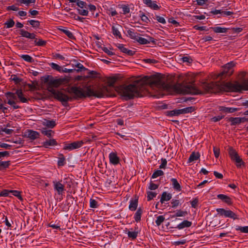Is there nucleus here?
<instances>
[{
    "instance_id": "obj_53",
    "label": "nucleus",
    "mask_w": 248,
    "mask_h": 248,
    "mask_svg": "<svg viewBox=\"0 0 248 248\" xmlns=\"http://www.w3.org/2000/svg\"><path fill=\"white\" fill-rule=\"evenodd\" d=\"M7 103L9 105L12 106L14 109H17L20 108V107L19 106L16 105V101H11L10 100H8Z\"/></svg>"
},
{
    "instance_id": "obj_22",
    "label": "nucleus",
    "mask_w": 248,
    "mask_h": 248,
    "mask_svg": "<svg viewBox=\"0 0 248 248\" xmlns=\"http://www.w3.org/2000/svg\"><path fill=\"white\" fill-rule=\"evenodd\" d=\"M118 28H116L114 26L112 27V33L114 36L118 37L119 39H122V37L121 34L119 31V29L122 28V26L120 25H118Z\"/></svg>"
},
{
    "instance_id": "obj_23",
    "label": "nucleus",
    "mask_w": 248,
    "mask_h": 248,
    "mask_svg": "<svg viewBox=\"0 0 248 248\" xmlns=\"http://www.w3.org/2000/svg\"><path fill=\"white\" fill-rule=\"evenodd\" d=\"M192 222L191 221H188L187 220H185L183 221L182 223L178 225V226L176 227L178 229H182L184 228L189 227L191 226Z\"/></svg>"
},
{
    "instance_id": "obj_64",
    "label": "nucleus",
    "mask_w": 248,
    "mask_h": 248,
    "mask_svg": "<svg viewBox=\"0 0 248 248\" xmlns=\"http://www.w3.org/2000/svg\"><path fill=\"white\" fill-rule=\"evenodd\" d=\"M191 206L193 208H196L197 206L198 203V199L197 198H195L192 201L190 202Z\"/></svg>"
},
{
    "instance_id": "obj_40",
    "label": "nucleus",
    "mask_w": 248,
    "mask_h": 248,
    "mask_svg": "<svg viewBox=\"0 0 248 248\" xmlns=\"http://www.w3.org/2000/svg\"><path fill=\"white\" fill-rule=\"evenodd\" d=\"M76 67L78 68V69L76 70L78 73L81 72L82 70H88L87 68H85L83 65L81 64L80 63H78L77 64H76Z\"/></svg>"
},
{
    "instance_id": "obj_37",
    "label": "nucleus",
    "mask_w": 248,
    "mask_h": 248,
    "mask_svg": "<svg viewBox=\"0 0 248 248\" xmlns=\"http://www.w3.org/2000/svg\"><path fill=\"white\" fill-rule=\"evenodd\" d=\"M136 41L139 42L140 44L144 45L149 43V41L145 38H142L138 36L136 40Z\"/></svg>"
},
{
    "instance_id": "obj_15",
    "label": "nucleus",
    "mask_w": 248,
    "mask_h": 248,
    "mask_svg": "<svg viewBox=\"0 0 248 248\" xmlns=\"http://www.w3.org/2000/svg\"><path fill=\"white\" fill-rule=\"evenodd\" d=\"M110 162L113 165H117L120 162V159L116 153H111L109 155Z\"/></svg>"
},
{
    "instance_id": "obj_33",
    "label": "nucleus",
    "mask_w": 248,
    "mask_h": 248,
    "mask_svg": "<svg viewBox=\"0 0 248 248\" xmlns=\"http://www.w3.org/2000/svg\"><path fill=\"white\" fill-rule=\"evenodd\" d=\"M127 33L131 39L136 41L139 36L137 32H134L131 30H128L127 31Z\"/></svg>"
},
{
    "instance_id": "obj_43",
    "label": "nucleus",
    "mask_w": 248,
    "mask_h": 248,
    "mask_svg": "<svg viewBox=\"0 0 248 248\" xmlns=\"http://www.w3.org/2000/svg\"><path fill=\"white\" fill-rule=\"evenodd\" d=\"M55 121L53 120H47L46 122V125L49 128H53L56 125Z\"/></svg>"
},
{
    "instance_id": "obj_9",
    "label": "nucleus",
    "mask_w": 248,
    "mask_h": 248,
    "mask_svg": "<svg viewBox=\"0 0 248 248\" xmlns=\"http://www.w3.org/2000/svg\"><path fill=\"white\" fill-rule=\"evenodd\" d=\"M83 144V142L82 140L74 141L71 143H65L63 149L71 151L80 148Z\"/></svg>"
},
{
    "instance_id": "obj_12",
    "label": "nucleus",
    "mask_w": 248,
    "mask_h": 248,
    "mask_svg": "<svg viewBox=\"0 0 248 248\" xmlns=\"http://www.w3.org/2000/svg\"><path fill=\"white\" fill-rule=\"evenodd\" d=\"M54 189L57 191L58 194H62L64 190V186L60 182H53Z\"/></svg>"
},
{
    "instance_id": "obj_26",
    "label": "nucleus",
    "mask_w": 248,
    "mask_h": 248,
    "mask_svg": "<svg viewBox=\"0 0 248 248\" xmlns=\"http://www.w3.org/2000/svg\"><path fill=\"white\" fill-rule=\"evenodd\" d=\"M170 181L172 183L173 187L175 190H176L177 191H179L181 190V186L179 184V183H178V182L177 181L176 179L172 178V179H171Z\"/></svg>"
},
{
    "instance_id": "obj_63",
    "label": "nucleus",
    "mask_w": 248,
    "mask_h": 248,
    "mask_svg": "<svg viewBox=\"0 0 248 248\" xmlns=\"http://www.w3.org/2000/svg\"><path fill=\"white\" fill-rule=\"evenodd\" d=\"M7 10L8 11L13 10V11H16L19 10V8L15 5H13L11 6H8L7 7Z\"/></svg>"
},
{
    "instance_id": "obj_59",
    "label": "nucleus",
    "mask_w": 248,
    "mask_h": 248,
    "mask_svg": "<svg viewBox=\"0 0 248 248\" xmlns=\"http://www.w3.org/2000/svg\"><path fill=\"white\" fill-rule=\"evenodd\" d=\"M142 61L148 63H156L158 62L156 60L151 59H143Z\"/></svg>"
},
{
    "instance_id": "obj_21",
    "label": "nucleus",
    "mask_w": 248,
    "mask_h": 248,
    "mask_svg": "<svg viewBox=\"0 0 248 248\" xmlns=\"http://www.w3.org/2000/svg\"><path fill=\"white\" fill-rule=\"evenodd\" d=\"M57 145V142L55 139H50L49 140H47L46 141L44 142L43 143V146L47 148L49 146H55Z\"/></svg>"
},
{
    "instance_id": "obj_20",
    "label": "nucleus",
    "mask_w": 248,
    "mask_h": 248,
    "mask_svg": "<svg viewBox=\"0 0 248 248\" xmlns=\"http://www.w3.org/2000/svg\"><path fill=\"white\" fill-rule=\"evenodd\" d=\"M138 204V197H135L134 200H131L129 205V209L131 211H135L137 208Z\"/></svg>"
},
{
    "instance_id": "obj_2",
    "label": "nucleus",
    "mask_w": 248,
    "mask_h": 248,
    "mask_svg": "<svg viewBox=\"0 0 248 248\" xmlns=\"http://www.w3.org/2000/svg\"><path fill=\"white\" fill-rule=\"evenodd\" d=\"M200 85L206 92L215 93L222 91L240 92L242 91H248V80H244L241 84L238 81L234 83L225 81L220 82L219 81L210 83L202 81Z\"/></svg>"
},
{
    "instance_id": "obj_13",
    "label": "nucleus",
    "mask_w": 248,
    "mask_h": 248,
    "mask_svg": "<svg viewBox=\"0 0 248 248\" xmlns=\"http://www.w3.org/2000/svg\"><path fill=\"white\" fill-rule=\"evenodd\" d=\"M20 34L24 37H26L31 39H35V34L33 33H30L27 31L21 29L20 30Z\"/></svg>"
},
{
    "instance_id": "obj_32",
    "label": "nucleus",
    "mask_w": 248,
    "mask_h": 248,
    "mask_svg": "<svg viewBox=\"0 0 248 248\" xmlns=\"http://www.w3.org/2000/svg\"><path fill=\"white\" fill-rule=\"evenodd\" d=\"M61 31H62L63 33H64L69 38L71 39H76L73 33L65 29H61Z\"/></svg>"
},
{
    "instance_id": "obj_54",
    "label": "nucleus",
    "mask_w": 248,
    "mask_h": 248,
    "mask_svg": "<svg viewBox=\"0 0 248 248\" xmlns=\"http://www.w3.org/2000/svg\"><path fill=\"white\" fill-rule=\"evenodd\" d=\"M98 206L97 202L96 200L91 199L90 200V207L91 208H95Z\"/></svg>"
},
{
    "instance_id": "obj_50",
    "label": "nucleus",
    "mask_w": 248,
    "mask_h": 248,
    "mask_svg": "<svg viewBox=\"0 0 248 248\" xmlns=\"http://www.w3.org/2000/svg\"><path fill=\"white\" fill-rule=\"evenodd\" d=\"M187 214V211H183L181 210H179L177 211V212L176 213L174 216L178 217H183V216H186Z\"/></svg>"
},
{
    "instance_id": "obj_47",
    "label": "nucleus",
    "mask_w": 248,
    "mask_h": 248,
    "mask_svg": "<svg viewBox=\"0 0 248 248\" xmlns=\"http://www.w3.org/2000/svg\"><path fill=\"white\" fill-rule=\"evenodd\" d=\"M11 79L14 81L16 84L19 83L22 81V79L17 78L16 75H12L11 76Z\"/></svg>"
},
{
    "instance_id": "obj_45",
    "label": "nucleus",
    "mask_w": 248,
    "mask_h": 248,
    "mask_svg": "<svg viewBox=\"0 0 248 248\" xmlns=\"http://www.w3.org/2000/svg\"><path fill=\"white\" fill-rule=\"evenodd\" d=\"M236 230L237 231H240L241 232L243 233H248V226L241 227L238 226Z\"/></svg>"
},
{
    "instance_id": "obj_8",
    "label": "nucleus",
    "mask_w": 248,
    "mask_h": 248,
    "mask_svg": "<svg viewBox=\"0 0 248 248\" xmlns=\"http://www.w3.org/2000/svg\"><path fill=\"white\" fill-rule=\"evenodd\" d=\"M217 211L220 216H224L233 219H238L237 215L230 210H225L223 208L217 209Z\"/></svg>"
},
{
    "instance_id": "obj_1",
    "label": "nucleus",
    "mask_w": 248,
    "mask_h": 248,
    "mask_svg": "<svg viewBox=\"0 0 248 248\" xmlns=\"http://www.w3.org/2000/svg\"><path fill=\"white\" fill-rule=\"evenodd\" d=\"M108 87H114L115 90L120 93L126 100L131 99L134 97H140L145 93L144 90L147 85H149L152 88H156L159 90L170 91L173 90L177 93L182 94H201L200 92L194 84V81H192L191 84L184 85V83H177L172 84L170 83H166L161 77L160 74L154 75L151 76H144L140 79L135 81L133 84L128 85H122L114 86V84L118 80V77L116 76L109 77L107 78ZM109 90V89H108ZM108 94L111 96L112 94Z\"/></svg>"
},
{
    "instance_id": "obj_49",
    "label": "nucleus",
    "mask_w": 248,
    "mask_h": 248,
    "mask_svg": "<svg viewBox=\"0 0 248 248\" xmlns=\"http://www.w3.org/2000/svg\"><path fill=\"white\" fill-rule=\"evenodd\" d=\"M42 133L48 138H50L52 136V133L54 132L51 130H43L41 131Z\"/></svg>"
},
{
    "instance_id": "obj_17",
    "label": "nucleus",
    "mask_w": 248,
    "mask_h": 248,
    "mask_svg": "<svg viewBox=\"0 0 248 248\" xmlns=\"http://www.w3.org/2000/svg\"><path fill=\"white\" fill-rule=\"evenodd\" d=\"M16 94L18 98L19 101L22 103H27L29 99H27L23 96L22 90L18 89L16 90Z\"/></svg>"
},
{
    "instance_id": "obj_16",
    "label": "nucleus",
    "mask_w": 248,
    "mask_h": 248,
    "mask_svg": "<svg viewBox=\"0 0 248 248\" xmlns=\"http://www.w3.org/2000/svg\"><path fill=\"white\" fill-rule=\"evenodd\" d=\"M240 109L239 108H227L223 106H220L219 108V111L226 113H233Z\"/></svg>"
},
{
    "instance_id": "obj_4",
    "label": "nucleus",
    "mask_w": 248,
    "mask_h": 248,
    "mask_svg": "<svg viewBox=\"0 0 248 248\" xmlns=\"http://www.w3.org/2000/svg\"><path fill=\"white\" fill-rule=\"evenodd\" d=\"M235 63L233 62H231L227 63L222 67V71L217 74L213 76L214 79H217L220 78V79H225L231 76L233 73V67Z\"/></svg>"
},
{
    "instance_id": "obj_62",
    "label": "nucleus",
    "mask_w": 248,
    "mask_h": 248,
    "mask_svg": "<svg viewBox=\"0 0 248 248\" xmlns=\"http://www.w3.org/2000/svg\"><path fill=\"white\" fill-rule=\"evenodd\" d=\"M102 49L106 53H107L109 56H112V55H114V53L110 51L106 47H103Z\"/></svg>"
},
{
    "instance_id": "obj_55",
    "label": "nucleus",
    "mask_w": 248,
    "mask_h": 248,
    "mask_svg": "<svg viewBox=\"0 0 248 248\" xmlns=\"http://www.w3.org/2000/svg\"><path fill=\"white\" fill-rule=\"evenodd\" d=\"M123 14L125 15L130 12V9L128 5H122Z\"/></svg>"
},
{
    "instance_id": "obj_28",
    "label": "nucleus",
    "mask_w": 248,
    "mask_h": 248,
    "mask_svg": "<svg viewBox=\"0 0 248 248\" xmlns=\"http://www.w3.org/2000/svg\"><path fill=\"white\" fill-rule=\"evenodd\" d=\"M211 29L214 31V32L217 33L226 32L227 31L229 30L228 28H222L220 27H212Z\"/></svg>"
},
{
    "instance_id": "obj_51",
    "label": "nucleus",
    "mask_w": 248,
    "mask_h": 248,
    "mask_svg": "<svg viewBox=\"0 0 248 248\" xmlns=\"http://www.w3.org/2000/svg\"><path fill=\"white\" fill-rule=\"evenodd\" d=\"M183 109L185 114L187 113H191L192 112H193L195 110V108L194 107H188L186 108H184Z\"/></svg>"
},
{
    "instance_id": "obj_27",
    "label": "nucleus",
    "mask_w": 248,
    "mask_h": 248,
    "mask_svg": "<svg viewBox=\"0 0 248 248\" xmlns=\"http://www.w3.org/2000/svg\"><path fill=\"white\" fill-rule=\"evenodd\" d=\"M142 212V210L140 207L138 209L134 216V219L136 222H138L140 220Z\"/></svg>"
},
{
    "instance_id": "obj_34",
    "label": "nucleus",
    "mask_w": 248,
    "mask_h": 248,
    "mask_svg": "<svg viewBox=\"0 0 248 248\" xmlns=\"http://www.w3.org/2000/svg\"><path fill=\"white\" fill-rule=\"evenodd\" d=\"M28 22L33 28H39L40 26V22L38 20H31Z\"/></svg>"
},
{
    "instance_id": "obj_6",
    "label": "nucleus",
    "mask_w": 248,
    "mask_h": 248,
    "mask_svg": "<svg viewBox=\"0 0 248 248\" xmlns=\"http://www.w3.org/2000/svg\"><path fill=\"white\" fill-rule=\"evenodd\" d=\"M228 153L231 160L235 162L237 168H240L242 165H245L244 162L240 158L236 151L232 147L229 148Z\"/></svg>"
},
{
    "instance_id": "obj_58",
    "label": "nucleus",
    "mask_w": 248,
    "mask_h": 248,
    "mask_svg": "<svg viewBox=\"0 0 248 248\" xmlns=\"http://www.w3.org/2000/svg\"><path fill=\"white\" fill-rule=\"evenodd\" d=\"M155 18L156 19L157 21L159 23H161L162 24L166 23V20L163 17H161L159 16H155Z\"/></svg>"
},
{
    "instance_id": "obj_41",
    "label": "nucleus",
    "mask_w": 248,
    "mask_h": 248,
    "mask_svg": "<svg viewBox=\"0 0 248 248\" xmlns=\"http://www.w3.org/2000/svg\"><path fill=\"white\" fill-rule=\"evenodd\" d=\"M164 174V172L161 170H156L153 174L152 178H155L158 176H162Z\"/></svg>"
},
{
    "instance_id": "obj_60",
    "label": "nucleus",
    "mask_w": 248,
    "mask_h": 248,
    "mask_svg": "<svg viewBox=\"0 0 248 248\" xmlns=\"http://www.w3.org/2000/svg\"><path fill=\"white\" fill-rule=\"evenodd\" d=\"M167 163V160L165 158L161 159V164L159 166L160 169H165Z\"/></svg>"
},
{
    "instance_id": "obj_46",
    "label": "nucleus",
    "mask_w": 248,
    "mask_h": 248,
    "mask_svg": "<svg viewBox=\"0 0 248 248\" xmlns=\"http://www.w3.org/2000/svg\"><path fill=\"white\" fill-rule=\"evenodd\" d=\"M14 25L15 21L12 19H10L5 23V25L6 26L7 28H12Z\"/></svg>"
},
{
    "instance_id": "obj_10",
    "label": "nucleus",
    "mask_w": 248,
    "mask_h": 248,
    "mask_svg": "<svg viewBox=\"0 0 248 248\" xmlns=\"http://www.w3.org/2000/svg\"><path fill=\"white\" fill-rule=\"evenodd\" d=\"M65 81V78H60L54 79L53 77H51V79L49 82V85L55 88H57L61 85L64 83Z\"/></svg>"
},
{
    "instance_id": "obj_61",
    "label": "nucleus",
    "mask_w": 248,
    "mask_h": 248,
    "mask_svg": "<svg viewBox=\"0 0 248 248\" xmlns=\"http://www.w3.org/2000/svg\"><path fill=\"white\" fill-rule=\"evenodd\" d=\"M78 13L79 14L84 16H87L88 14V11L87 10H81L78 9Z\"/></svg>"
},
{
    "instance_id": "obj_42",
    "label": "nucleus",
    "mask_w": 248,
    "mask_h": 248,
    "mask_svg": "<svg viewBox=\"0 0 248 248\" xmlns=\"http://www.w3.org/2000/svg\"><path fill=\"white\" fill-rule=\"evenodd\" d=\"M164 220L165 217L163 216H159L157 217V219L155 220V223L157 226H160Z\"/></svg>"
},
{
    "instance_id": "obj_31",
    "label": "nucleus",
    "mask_w": 248,
    "mask_h": 248,
    "mask_svg": "<svg viewBox=\"0 0 248 248\" xmlns=\"http://www.w3.org/2000/svg\"><path fill=\"white\" fill-rule=\"evenodd\" d=\"M10 165V161H0V169L8 168Z\"/></svg>"
},
{
    "instance_id": "obj_52",
    "label": "nucleus",
    "mask_w": 248,
    "mask_h": 248,
    "mask_svg": "<svg viewBox=\"0 0 248 248\" xmlns=\"http://www.w3.org/2000/svg\"><path fill=\"white\" fill-rule=\"evenodd\" d=\"M77 5L81 8H86L87 3L83 1L77 0Z\"/></svg>"
},
{
    "instance_id": "obj_19",
    "label": "nucleus",
    "mask_w": 248,
    "mask_h": 248,
    "mask_svg": "<svg viewBox=\"0 0 248 248\" xmlns=\"http://www.w3.org/2000/svg\"><path fill=\"white\" fill-rule=\"evenodd\" d=\"M172 195L170 193H167L166 192H163L162 194L160 199V202L163 203L166 201H169L171 199Z\"/></svg>"
},
{
    "instance_id": "obj_18",
    "label": "nucleus",
    "mask_w": 248,
    "mask_h": 248,
    "mask_svg": "<svg viewBox=\"0 0 248 248\" xmlns=\"http://www.w3.org/2000/svg\"><path fill=\"white\" fill-rule=\"evenodd\" d=\"M155 2V1H153L151 0H143V3L148 7L154 10H158L160 7Z\"/></svg>"
},
{
    "instance_id": "obj_24",
    "label": "nucleus",
    "mask_w": 248,
    "mask_h": 248,
    "mask_svg": "<svg viewBox=\"0 0 248 248\" xmlns=\"http://www.w3.org/2000/svg\"><path fill=\"white\" fill-rule=\"evenodd\" d=\"M227 121L231 122V125H235L241 124L240 117H230L227 118Z\"/></svg>"
},
{
    "instance_id": "obj_48",
    "label": "nucleus",
    "mask_w": 248,
    "mask_h": 248,
    "mask_svg": "<svg viewBox=\"0 0 248 248\" xmlns=\"http://www.w3.org/2000/svg\"><path fill=\"white\" fill-rule=\"evenodd\" d=\"M127 235L128 237L135 239L137 238L138 235V232H128Z\"/></svg>"
},
{
    "instance_id": "obj_3",
    "label": "nucleus",
    "mask_w": 248,
    "mask_h": 248,
    "mask_svg": "<svg viewBox=\"0 0 248 248\" xmlns=\"http://www.w3.org/2000/svg\"><path fill=\"white\" fill-rule=\"evenodd\" d=\"M64 91L71 95L73 94V95L69 96L65 93V96L66 97H63V98H64L65 100L62 101V104L64 107L68 106V102L69 101L85 98V92H84L83 90L80 87L76 86L67 87L64 89Z\"/></svg>"
},
{
    "instance_id": "obj_44",
    "label": "nucleus",
    "mask_w": 248,
    "mask_h": 248,
    "mask_svg": "<svg viewBox=\"0 0 248 248\" xmlns=\"http://www.w3.org/2000/svg\"><path fill=\"white\" fill-rule=\"evenodd\" d=\"M61 157H59L58 161V165L59 166H62L64 165L65 157L62 154H60Z\"/></svg>"
},
{
    "instance_id": "obj_38",
    "label": "nucleus",
    "mask_w": 248,
    "mask_h": 248,
    "mask_svg": "<svg viewBox=\"0 0 248 248\" xmlns=\"http://www.w3.org/2000/svg\"><path fill=\"white\" fill-rule=\"evenodd\" d=\"M89 75L85 76V78H94L96 77V75L98 74L95 71H89L88 72Z\"/></svg>"
},
{
    "instance_id": "obj_11",
    "label": "nucleus",
    "mask_w": 248,
    "mask_h": 248,
    "mask_svg": "<svg viewBox=\"0 0 248 248\" xmlns=\"http://www.w3.org/2000/svg\"><path fill=\"white\" fill-rule=\"evenodd\" d=\"M39 133L32 130H28L26 132L25 136L31 140H34L39 137Z\"/></svg>"
},
{
    "instance_id": "obj_25",
    "label": "nucleus",
    "mask_w": 248,
    "mask_h": 248,
    "mask_svg": "<svg viewBox=\"0 0 248 248\" xmlns=\"http://www.w3.org/2000/svg\"><path fill=\"white\" fill-rule=\"evenodd\" d=\"M5 96L7 97L8 101L10 100L11 101H15V100L17 99L16 93H12L8 92L5 93Z\"/></svg>"
},
{
    "instance_id": "obj_7",
    "label": "nucleus",
    "mask_w": 248,
    "mask_h": 248,
    "mask_svg": "<svg viewBox=\"0 0 248 248\" xmlns=\"http://www.w3.org/2000/svg\"><path fill=\"white\" fill-rule=\"evenodd\" d=\"M51 86H49L48 85L47 90L48 92L51 93L53 97L57 100L58 101L61 102L62 104V101L65 100L64 98H63V97H66L65 96V93H63V91H64V89H61V90H55Z\"/></svg>"
},
{
    "instance_id": "obj_29",
    "label": "nucleus",
    "mask_w": 248,
    "mask_h": 248,
    "mask_svg": "<svg viewBox=\"0 0 248 248\" xmlns=\"http://www.w3.org/2000/svg\"><path fill=\"white\" fill-rule=\"evenodd\" d=\"M199 157L200 154L199 153H195V152H192L189 157L188 162L190 163L195 160H197Z\"/></svg>"
},
{
    "instance_id": "obj_39",
    "label": "nucleus",
    "mask_w": 248,
    "mask_h": 248,
    "mask_svg": "<svg viewBox=\"0 0 248 248\" xmlns=\"http://www.w3.org/2000/svg\"><path fill=\"white\" fill-rule=\"evenodd\" d=\"M157 195V193L152 191L147 192V201H150L152 200Z\"/></svg>"
},
{
    "instance_id": "obj_56",
    "label": "nucleus",
    "mask_w": 248,
    "mask_h": 248,
    "mask_svg": "<svg viewBox=\"0 0 248 248\" xmlns=\"http://www.w3.org/2000/svg\"><path fill=\"white\" fill-rule=\"evenodd\" d=\"M11 191H12V190H8L6 189L3 190L0 193V196L7 197L8 196L9 193H11Z\"/></svg>"
},
{
    "instance_id": "obj_35",
    "label": "nucleus",
    "mask_w": 248,
    "mask_h": 248,
    "mask_svg": "<svg viewBox=\"0 0 248 248\" xmlns=\"http://www.w3.org/2000/svg\"><path fill=\"white\" fill-rule=\"evenodd\" d=\"M50 65L53 69L56 70V71L60 72L62 71V67L56 63L52 62L50 64Z\"/></svg>"
},
{
    "instance_id": "obj_57",
    "label": "nucleus",
    "mask_w": 248,
    "mask_h": 248,
    "mask_svg": "<svg viewBox=\"0 0 248 248\" xmlns=\"http://www.w3.org/2000/svg\"><path fill=\"white\" fill-rule=\"evenodd\" d=\"M213 151L216 158H218L220 154V150L219 148L214 147Z\"/></svg>"
},
{
    "instance_id": "obj_5",
    "label": "nucleus",
    "mask_w": 248,
    "mask_h": 248,
    "mask_svg": "<svg viewBox=\"0 0 248 248\" xmlns=\"http://www.w3.org/2000/svg\"><path fill=\"white\" fill-rule=\"evenodd\" d=\"M108 93V90L107 86H103L96 91H94L91 89L90 86H89L87 88L86 91L85 92V97L94 96L97 98H102L105 96L109 95Z\"/></svg>"
},
{
    "instance_id": "obj_36",
    "label": "nucleus",
    "mask_w": 248,
    "mask_h": 248,
    "mask_svg": "<svg viewBox=\"0 0 248 248\" xmlns=\"http://www.w3.org/2000/svg\"><path fill=\"white\" fill-rule=\"evenodd\" d=\"M21 57L26 62H34L32 58L29 55H22L21 56Z\"/></svg>"
},
{
    "instance_id": "obj_30",
    "label": "nucleus",
    "mask_w": 248,
    "mask_h": 248,
    "mask_svg": "<svg viewBox=\"0 0 248 248\" xmlns=\"http://www.w3.org/2000/svg\"><path fill=\"white\" fill-rule=\"evenodd\" d=\"M34 43L35 46H45L46 44V41H44L41 39H38L35 37V39H34Z\"/></svg>"
},
{
    "instance_id": "obj_14",
    "label": "nucleus",
    "mask_w": 248,
    "mask_h": 248,
    "mask_svg": "<svg viewBox=\"0 0 248 248\" xmlns=\"http://www.w3.org/2000/svg\"><path fill=\"white\" fill-rule=\"evenodd\" d=\"M218 199L222 200L223 202L228 204V205H232V199L225 195L224 194H218L217 196Z\"/></svg>"
}]
</instances>
